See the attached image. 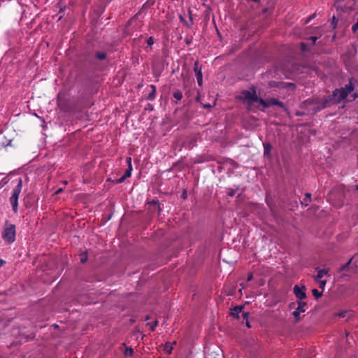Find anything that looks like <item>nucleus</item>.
I'll return each instance as SVG.
<instances>
[{
  "label": "nucleus",
  "instance_id": "f257e3e1",
  "mask_svg": "<svg viewBox=\"0 0 358 358\" xmlns=\"http://www.w3.org/2000/svg\"><path fill=\"white\" fill-rule=\"evenodd\" d=\"M354 78H351L349 80V83L346 84L345 87L341 89H336L333 91L332 94L333 99L334 100V103L336 104L339 103L341 101L344 100L349 94H350L354 90Z\"/></svg>",
  "mask_w": 358,
  "mask_h": 358
},
{
  "label": "nucleus",
  "instance_id": "f03ea898",
  "mask_svg": "<svg viewBox=\"0 0 358 358\" xmlns=\"http://www.w3.org/2000/svg\"><path fill=\"white\" fill-rule=\"evenodd\" d=\"M3 240L7 244H11L16 240V227L15 224L6 221L1 233Z\"/></svg>",
  "mask_w": 358,
  "mask_h": 358
},
{
  "label": "nucleus",
  "instance_id": "7ed1b4c3",
  "mask_svg": "<svg viewBox=\"0 0 358 358\" xmlns=\"http://www.w3.org/2000/svg\"><path fill=\"white\" fill-rule=\"evenodd\" d=\"M22 179L20 178H18L17 183L16 186L13 188L11 196L9 198V201L11 204L13 211L15 214L18 213V199L19 196L22 192Z\"/></svg>",
  "mask_w": 358,
  "mask_h": 358
},
{
  "label": "nucleus",
  "instance_id": "20e7f679",
  "mask_svg": "<svg viewBox=\"0 0 358 358\" xmlns=\"http://www.w3.org/2000/svg\"><path fill=\"white\" fill-rule=\"evenodd\" d=\"M355 0H336L334 7L338 11L348 12L354 10Z\"/></svg>",
  "mask_w": 358,
  "mask_h": 358
},
{
  "label": "nucleus",
  "instance_id": "39448f33",
  "mask_svg": "<svg viewBox=\"0 0 358 358\" xmlns=\"http://www.w3.org/2000/svg\"><path fill=\"white\" fill-rule=\"evenodd\" d=\"M336 104L334 103V100L333 99V96L331 95L324 96L322 100L321 103H320L317 106L314 108L315 112L320 111L326 108L330 107L332 105Z\"/></svg>",
  "mask_w": 358,
  "mask_h": 358
},
{
  "label": "nucleus",
  "instance_id": "423d86ee",
  "mask_svg": "<svg viewBox=\"0 0 358 358\" xmlns=\"http://www.w3.org/2000/svg\"><path fill=\"white\" fill-rule=\"evenodd\" d=\"M297 307L293 312L292 315L294 317L296 322H299L301 320L300 314L306 311V307L307 303L302 301H297Z\"/></svg>",
  "mask_w": 358,
  "mask_h": 358
},
{
  "label": "nucleus",
  "instance_id": "0eeeda50",
  "mask_svg": "<svg viewBox=\"0 0 358 358\" xmlns=\"http://www.w3.org/2000/svg\"><path fill=\"white\" fill-rule=\"evenodd\" d=\"M241 94L245 99L248 100L250 102H256L258 100V96L255 89H252L251 90H243Z\"/></svg>",
  "mask_w": 358,
  "mask_h": 358
},
{
  "label": "nucleus",
  "instance_id": "6e6552de",
  "mask_svg": "<svg viewBox=\"0 0 358 358\" xmlns=\"http://www.w3.org/2000/svg\"><path fill=\"white\" fill-rule=\"evenodd\" d=\"M293 289L296 297L299 299L298 301H301L306 298L305 286L300 287L298 285H295Z\"/></svg>",
  "mask_w": 358,
  "mask_h": 358
},
{
  "label": "nucleus",
  "instance_id": "1a4fd4ad",
  "mask_svg": "<svg viewBox=\"0 0 358 358\" xmlns=\"http://www.w3.org/2000/svg\"><path fill=\"white\" fill-rule=\"evenodd\" d=\"M213 348V350L206 352V358H223L222 350L217 346Z\"/></svg>",
  "mask_w": 358,
  "mask_h": 358
},
{
  "label": "nucleus",
  "instance_id": "9d476101",
  "mask_svg": "<svg viewBox=\"0 0 358 358\" xmlns=\"http://www.w3.org/2000/svg\"><path fill=\"white\" fill-rule=\"evenodd\" d=\"M337 13H338V17H336L335 15H333L332 18H331V22H338V20H348V19L346 18L345 17V14H348V13H350L351 11H348V12H342L341 10L338 11L336 10Z\"/></svg>",
  "mask_w": 358,
  "mask_h": 358
},
{
  "label": "nucleus",
  "instance_id": "9b49d317",
  "mask_svg": "<svg viewBox=\"0 0 358 358\" xmlns=\"http://www.w3.org/2000/svg\"><path fill=\"white\" fill-rule=\"evenodd\" d=\"M271 86H276L280 88H289L290 87L292 90L296 88V85L293 83H287V82H280L276 85H271Z\"/></svg>",
  "mask_w": 358,
  "mask_h": 358
},
{
  "label": "nucleus",
  "instance_id": "f8f14e48",
  "mask_svg": "<svg viewBox=\"0 0 358 358\" xmlns=\"http://www.w3.org/2000/svg\"><path fill=\"white\" fill-rule=\"evenodd\" d=\"M243 306H236L231 309V315L234 317L238 318L239 314L242 312Z\"/></svg>",
  "mask_w": 358,
  "mask_h": 358
},
{
  "label": "nucleus",
  "instance_id": "ddd939ff",
  "mask_svg": "<svg viewBox=\"0 0 358 358\" xmlns=\"http://www.w3.org/2000/svg\"><path fill=\"white\" fill-rule=\"evenodd\" d=\"M150 87L151 88V91L148 93L147 99L149 101H153L156 98V86L151 85Z\"/></svg>",
  "mask_w": 358,
  "mask_h": 358
},
{
  "label": "nucleus",
  "instance_id": "4468645a",
  "mask_svg": "<svg viewBox=\"0 0 358 358\" xmlns=\"http://www.w3.org/2000/svg\"><path fill=\"white\" fill-rule=\"evenodd\" d=\"M173 96L175 99V103L176 104L182 99V93L180 90H176L173 92Z\"/></svg>",
  "mask_w": 358,
  "mask_h": 358
},
{
  "label": "nucleus",
  "instance_id": "2eb2a0df",
  "mask_svg": "<svg viewBox=\"0 0 358 358\" xmlns=\"http://www.w3.org/2000/svg\"><path fill=\"white\" fill-rule=\"evenodd\" d=\"M264 156L268 157L271 156V150L272 148V145L269 143H264Z\"/></svg>",
  "mask_w": 358,
  "mask_h": 358
},
{
  "label": "nucleus",
  "instance_id": "dca6fc26",
  "mask_svg": "<svg viewBox=\"0 0 358 358\" xmlns=\"http://www.w3.org/2000/svg\"><path fill=\"white\" fill-rule=\"evenodd\" d=\"M194 71L196 76H202L201 66L199 65V62H195L194 64Z\"/></svg>",
  "mask_w": 358,
  "mask_h": 358
},
{
  "label": "nucleus",
  "instance_id": "f3484780",
  "mask_svg": "<svg viewBox=\"0 0 358 358\" xmlns=\"http://www.w3.org/2000/svg\"><path fill=\"white\" fill-rule=\"evenodd\" d=\"M310 201H311V194L306 193L305 194V197L303 199V200L301 201V203L303 206H308V204L310 203Z\"/></svg>",
  "mask_w": 358,
  "mask_h": 358
},
{
  "label": "nucleus",
  "instance_id": "a211bd4d",
  "mask_svg": "<svg viewBox=\"0 0 358 358\" xmlns=\"http://www.w3.org/2000/svg\"><path fill=\"white\" fill-rule=\"evenodd\" d=\"M328 273V271L324 269H320L317 271V275L315 276V280L316 281L321 280L325 275Z\"/></svg>",
  "mask_w": 358,
  "mask_h": 358
},
{
  "label": "nucleus",
  "instance_id": "6ab92c4d",
  "mask_svg": "<svg viewBox=\"0 0 358 358\" xmlns=\"http://www.w3.org/2000/svg\"><path fill=\"white\" fill-rule=\"evenodd\" d=\"M173 350V344L171 343H166L164 347V351L168 354H171Z\"/></svg>",
  "mask_w": 358,
  "mask_h": 358
},
{
  "label": "nucleus",
  "instance_id": "aec40b11",
  "mask_svg": "<svg viewBox=\"0 0 358 358\" xmlns=\"http://www.w3.org/2000/svg\"><path fill=\"white\" fill-rule=\"evenodd\" d=\"M124 355L127 357H132L134 354V350L131 347H127L125 349V351L124 352Z\"/></svg>",
  "mask_w": 358,
  "mask_h": 358
},
{
  "label": "nucleus",
  "instance_id": "412c9836",
  "mask_svg": "<svg viewBox=\"0 0 358 358\" xmlns=\"http://www.w3.org/2000/svg\"><path fill=\"white\" fill-rule=\"evenodd\" d=\"M96 57L100 60H103L106 57V53L104 52H97L95 55Z\"/></svg>",
  "mask_w": 358,
  "mask_h": 358
},
{
  "label": "nucleus",
  "instance_id": "4be33fe9",
  "mask_svg": "<svg viewBox=\"0 0 358 358\" xmlns=\"http://www.w3.org/2000/svg\"><path fill=\"white\" fill-rule=\"evenodd\" d=\"M257 102H259L264 108H268V99L264 100L262 98H259Z\"/></svg>",
  "mask_w": 358,
  "mask_h": 358
},
{
  "label": "nucleus",
  "instance_id": "5701e85b",
  "mask_svg": "<svg viewBox=\"0 0 358 358\" xmlns=\"http://www.w3.org/2000/svg\"><path fill=\"white\" fill-rule=\"evenodd\" d=\"M132 171H133V167L127 168V169L126 170V171L124 172V173L123 175L126 178V179L131 177Z\"/></svg>",
  "mask_w": 358,
  "mask_h": 358
},
{
  "label": "nucleus",
  "instance_id": "b1692460",
  "mask_svg": "<svg viewBox=\"0 0 358 358\" xmlns=\"http://www.w3.org/2000/svg\"><path fill=\"white\" fill-rule=\"evenodd\" d=\"M275 106H277L283 109L284 110L287 111V108L285 106V105L278 99L276 101Z\"/></svg>",
  "mask_w": 358,
  "mask_h": 358
},
{
  "label": "nucleus",
  "instance_id": "393cba45",
  "mask_svg": "<svg viewBox=\"0 0 358 358\" xmlns=\"http://www.w3.org/2000/svg\"><path fill=\"white\" fill-rule=\"evenodd\" d=\"M313 295L315 297V299H319L322 296V293L320 292L317 289H313L312 290Z\"/></svg>",
  "mask_w": 358,
  "mask_h": 358
},
{
  "label": "nucleus",
  "instance_id": "a878e982",
  "mask_svg": "<svg viewBox=\"0 0 358 358\" xmlns=\"http://www.w3.org/2000/svg\"><path fill=\"white\" fill-rule=\"evenodd\" d=\"M278 99H275V98H271V99H268V107H271V106H275V102Z\"/></svg>",
  "mask_w": 358,
  "mask_h": 358
},
{
  "label": "nucleus",
  "instance_id": "bb28decb",
  "mask_svg": "<svg viewBox=\"0 0 358 358\" xmlns=\"http://www.w3.org/2000/svg\"><path fill=\"white\" fill-rule=\"evenodd\" d=\"M236 189L229 188L227 189V195L229 196H234L236 193Z\"/></svg>",
  "mask_w": 358,
  "mask_h": 358
},
{
  "label": "nucleus",
  "instance_id": "cd10ccee",
  "mask_svg": "<svg viewBox=\"0 0 358 358\" xmlns=\"http://www.w3.org/2000/svg\"><path fill=\"white\" fill-rule=\"evenodd\" d=\"M300 48H301V50L303 52H305L306 51H308V47L306 45V44L305 43H300Z\"/></svg>",
  "mask_w": 358,
  "mask_h": 358
},
{
  "label": "nucleus",
  "instance_id": "c85d7f7f",
  "mask_svg": "<svg viewBox=\"0 0 358 358\" xmlns=\"http://www.w3.org/2000/svg\"><path fill=\"white\" fill-rule=\"evenodd\" d=\"M155 43V41H154V38L152 36H150L148 39H147V43L149 46H151L154 44Z\"/></svg>",
  "mask_w": 358,
  "mask_h": 358
},
{
  "label": "nucleus",
  "instance_id": "c756f323",
  "mask_svg": "<svg viewBox=\"0 0 358 358\" xmlns=\"http://www.w3.org/2000/svg\"><path fill=\"white\" fill-rule=\"evenodd\" d=\"M126 162L128 167H132V159L131 157H127L126 158Z\"/></svg>",
  "mask_w": 358,
  "mask_h": 358
},
{
  "label": "nucleus",
  "instance_id": "7c9ffc66",
  "mask_svg": "<svg viewBox=\"0 0 358 358\" xmlns=\"http://www.w3.org/2000/svg\"><path fill=\"white\" fill-rule=\"evenodd\" d=\"M317 282L320 284V287H321L322 289H324V287H325L326 283H327L326 280H317Z\"/></svg>",
  "mask_w": 358,
  "mask_h": 358
},
{
  "label": "nucleus",
  "instance_id": "2f4dec72",
  "mask_svg": "<svg viewBox=\"0 0 358 358\" xmlns=\"http://www.w3.org/2000/svg\"><path fill=\"white\" fill-rule=\"evenodd\" d=\"M351 260L352 259H350L346 264H345L344 265H343L341 267V271H345L349 266V264H350L351 262Z\"/></svg>",
  "mask_w": 358,
  "mask_h": 358
},
{
  "label": "nucleus",
  "instance_id": "473e14b6",
  "mask_svg": "<svg viewBox=\"0 0 358 358\" xmlns=\"http://www.w3.org/2000/svg\"><path fill=\"white\" fill-rule=\"evenodd\" d=\"M196 80H197L198 85L199 86H202V85H203V76H196Z\"/></svg>",
  "mask_w": 358,
  "mask_h": 358
},
{
  "label": "nucleus",
  "instance_id": "72a5a7b5",
  "mask_svg": "<svg viewBox=\"0 0 358 358\" xmlns=\"http://www.w3.org/2000/svg\"><path fill=\"white\" fill-rule=\"evenodd\" d=\"M315 13L314 14H312L310 15V16H308L306 20H305V22H309L310 21H311L315 17Z\"/></svg>",
  "mask_w": 358,
  "mask_h": 358
},
{
  "label": "nucleus",
  "instance_id": "f704fd0d",
  "mask_svg": "<svg viewBox=\"0 0 358 358\" xmlns=\"http://www.w3.org/2000/svg\"><path fill=\"white\" fill-rule=\"evenodd\" d=\"M249 317V313L248 312H243L242 313V317L244 320H248Z\"/></svg>",
  "mask_w": 358,
  "mask_h": 358
},
{
  "label": "nucleus",
  "instance_id": "c9c22d12",
  "mask_svg": "<svg viewBox=\"0 0 358 358\" xmlns=\"http://www.w3.org/2000/svg\"><path fill=\"white\" fill-rule=\"evenodd\" d=\"M58 6L59 8V13H62L63 10L66 8V6L63 5L62 2L58 3Z\"/></svg>",
  "mask_w": 358,
  "mask_h": 358
},
{
  "label": "nucleus",
  "instance_id": "e433bc0d",
  "mask_svg": "<svg viewBox=\"0 0 358 358\" xmlns=\"http://www.w3.org/2000/svg\"><path fill=\"white\" fill-rule=\"evenodd\" d=\"M126 180V178L122 176L120 178H118L116 181V183H122Z\"/></svg>",
  "mask_w": 358,
  "mask_h": 358
},
{
  "label": "nucleus",
  "instance_id": "4c0bfd02",
  "mask_svg": "<svg viewBox=\"0 0 358 358\" xmlns=\"http://www.w3.org/2000/svg\"><path fill=\"white\" fill-rule=\"evenodd\" d=\"M157 324H158V321H157V320H155V321L153 322V324L150 326V329H151V330H152V331H154V330H155V327H157Z\"/></svg>",
  "mask_w": 358,
  "mask_h": 358
},
{
  "label": "nucleus",
  "instance_id": "58836bf2",
  "mask_svg": "<svg viewBox=\"0 0 358 358\" xmlns=\"http://www.w3.org/2000/svg\"><path fill=\"white\" fill-rule=\"evenodd\" d=\"M8 182V180L6 178H3L1 180V182H0V188L2 187L4 185H6Z\"/></svg>",
  "mask_w": 358,
  "mask_h": 358
},
{
  "label": "nucleus",
  "instance_id": "ea45409f",
  "mask_svg": "<svg viewBox=\"0 0 358 358\" xmlns=\"http://www.w3.org/2000/svg\"><path fill=\"white\" fill-rule=\"evenodd\" d=\"M87 255H83V256H82V257H81V258H80V262H81L82 263H85V262L87 261Z\"/></svg>",
  "mask_w": 358,
  "mask_h": 358
},
{
  "label": "nucleus",
  "instance_id": "a19ab883",
  "mask_svg": "<svg viewBox=\"0 0 358 358\" xmlns=\"http://www.w3.org/2000/svg\"><path fill=\"white\" fill-rule=\"evenodd\" d=\"M352 29L353 31H356L357 30H358V24H353Z\"/></svg>",
  "mask_w": 358,
  "mask_h": 358
},
{
  "label": "nucleus",
  "instance_id": "79ce46f5",
  "mask_svg": "<svg viewBox=\"0 0 358 358\" xmlns=\"http://www.w3.org/2000/svg\"><path fill=\"white\" fill-rule=\"evenodd\" d=\"M178 16H179V18H180V20L181 22H186V21H185V20L184 17H183L182 15L178 14Z\"/></svg>",
  "mask_w": 358,
  "mask_h": 358
},
{
  "label": "nucleus",
  "instance_id": "37998d69",
  "mask_svg": "<svg viewBox=\"0 0 358 358\" xmlns=\"http://www.w3.org/2000/svg\"><path fill=\"white\" fill-rule=\"evenodd\" d=\"M5 263H6V261H4L3 259H0V268L1 266H3L5 264Z\"/></svg>",
  "mask_w": 358,
  "mask_h": 358
},
{
  "label": "nucleus",
  "instance_id": "c03bdc74",
  "mask_svg": "<svg viewBox=\"0 0 358 358\" xmlns=\"http://www.w3.org/2000/svg\"><path fill=\"white\" fill-rule=\"evenodd\" d=\"M62 192V188H59V189H57V190L56 191L55 194H59V193H60V192Z\"/></svg>",
  "mask_w": 358,
  "mask_h": 358
},
{
  "label": "nucleus",
  "instance_id": "a18cd8bd",
  "mask_svg": "<svg viewBox=\"0 0 358 358\" xmlns=\"http://www.w3.org/2000/svg\"><path fill=\"white\" fill-rule=\"evenodd\" d=\"M252 278V275L250 274L248 277V279H247V281H250Z\"/></svg>",
  "mask_w": 358,
  "mask_h": 358
},
{
  "label": "nucleus",
  "instance_id": "49530a36",
  "mask_svg": "<svg viewBox=\"0 0 358 358\" xmlns=\"http://www.w3.org/2000/svg\"><path fill=\"white\" fill-rule=\"evenodd\" d=\"M246 325L248 328H250V327H251L248 320H246Z\"/></svg>",
  "mask_w": 358,
  "mask_h": 358
},
{
  "label": "nucleus",
  "instance_id": "de8ad7c7",
  "mask_svg": "<svg viewBox=\"0 0 358 358\" xmlns=\"http://www.w3.org/2000/svg\"><path fill=\"white\" fill-rule=\"evenodd\" d=\"M312 40H313V43H314L315 42V41L317 40V38L316 37H311L310 38Z\"/></svg>",
  "mask_w": 358,
  "mask_h": 358
},
{
  "label": "nucleus",
  "instance_id": "09e8293b",
  "mask_svg": "<svg viewBox=\"0 0 358 358\" xmlns=\"http://www.w3.org/2000/svg\"><path fill=\"white\" fill-rule=\"evenodd\" d=\"M182 196H183V198H184V199H185V198H186V196H186V192H184L182 193Z\"/></svg>",
  "mask_w": 358,
  "mask_h": 358
},
{
  "label": "nucleus",
  "instance_id": "8fccbe9b",
  "mask_svg": "<svg viewBox=\"0 0 358 358\" xmlns=\"http://www.w3.org/2000/svg\"><path fill=\"white\" fill-rule=\"evenodd\" d=\"M62 183L64 184V185H66V184H68V181L67 180H64V181H62Z\"/></svg>",
  "mask_w": 358,
  "mask_h": 358
},
{
  "label": "nucleus",
  "instance_id": "3c124183",
  "mask_svg": "<svg viewBox=\"0 0 358 358\" xmlns=\"http://www.w3.org/2000/svg\"><path fill=\"white\" fill-rule=\"evenodd\" d=\"M214 25L215 26L216 30L218 31V29H217V27L216 26V23H214Z\"/></svg>",
  "mask_w": 358,
  "mask_h": 358
},
{
  "label": "nucleus",
  "instance_id": "603ef678",
  "mask_svg": "<svg viewBox=\"0 0 358 358\" xmlns=\"http://www.w3.org/2000/svg\"><path fill=\"white\" fill-rule=\"evenodd\" d=\"M268 10V9H264V13H266Z\"/></svg>",
  "mask_w": 358,
  "mask_h": 358
},
{
  "label": "nucleus",
  "instance_id": "864d4df0",
  "mask_svg": "<svg viewBox=\"0 0 358 358\" xmlns=\"http://www.w3.org/2000/svg\"><path fill=\"white\" fill-rule=\"evenodd\" d=\"M355 97H358V94H355Z\"/></svg>",
  "mask_w": 358,
  "mask_h": 358
},
{
  "label": "nucleus",
  "instance_id": "5fc2aeb1",
  "mask_svg": "<svg viewBox=\"0 0 358 358\" xmlns=\"http://www.w3.org/2000/svg\"><path fill=\"white\" fill-rule=\"evenodd\" d=\"M190 20L193 21V19H192V17L191 16H190Z\"/></svg>",
  "mask_w": 358,
  "mask_h": 358
},
{
  "label": "nucleus",
  "instance_id": "6e6d98bb",
  "mask_svg": "<svg viewBox=\"0 0 358 358\" xmlns=\"http://www.w3.org/2000/svg\"><path fill=\"white\" fill-rule=\"evenodd\" d=\"M357 189H358V186H357Z\"/></svg>",
  "mask_w": 358,
  "mask_h": 358
}]
</instances>
